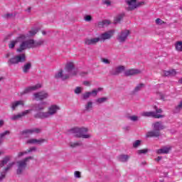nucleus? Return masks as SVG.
I'll list each match as a JSON object with an SVG mask.
<instances>
[{
    "label": "nucleus",
    "mask_w": 182,
    "mask_h": 182,
    "mask_svg": "<svg viewBox=\"0 0 182 182\" xmlns=\"http://www.w3.org/2000/svg\"><path fill=\"white\" fill-rule=\"evenodd\" d=\"M75 64L73 62L67 63L65 68V71L63 70H60L58 73L55 75V79H62V80H66L70 77V76H76L77 75V71L75 70Z\"/></svg>",
    "instance_id": "1"
},
{
    "label": "nucleus",
    "mask_w": 182,
    "mask_h": 182,
    "mask_svg": "<svg viewBox=\"0 0 182 182\" xmlns=\"http://www.w3.org/2000/svg\"><path fill=\"white\" fill-rule=\"evenodd\" d=\"M89 132L87 128H73L70 129V133L74 134L75 137L82 138V139H90L92 136L89 134H86Z\"/></svg>",
    "instance_id": "2"
},
{
    "label": "nucleus",
    "mask_w": 182,
    "mask_h": 182,
    "mask_svg": "<svg viewBox=\"0 0 182 182\" xmlns=\"http://www.w3.org/2000/svg\"><path fill=\"white\" fill-rule=\"evenodd\" d=\"M58 110H60V107L58 105H51L48 108V112H39L36 115V117H39L40 119H46L47 117H50V116H53V114H56L58 113Z\"/></svg>",
    "instance_id": "3"
},
{
    "label": "nucleus",
    "mask_w": 182,
    "mask_h": 182,
    "mask_svg": "<svg viewBox=\"0 0 182 182\" xmlns=\"http://www.w3.org/2000/svg\"><path fill=\"white\" fill-rule=\"evenodd\" d=\"M33 159V157L28 156V157L25 158L23 160L17 161L16 173L18 176L21 175L22 173H23L24 170L26 168V166H28V164L26 163H28V161H29V160H32Z\"/></svg>",
    "instance_id": "4"
},
{
    "label": "nucleus",
    "mask_w": 182,
    "mask_h": 182,
    "mask_svg": "<svg viewBox=\"0 0 182 182\" xmlns=\"http://www.w3.org/2000/svg\"><path fill=\"white\" fill-rule=\"evenodd\" d=\"M126 4L128 6L127 11H134L136 8H140L144 5V1L137 2V0H126Z\"/></svg>",
    "instance_id": "5"
},
{
    "label": "nucleus",
    "mask_w": 182,
    "mask_h": 182,
    "mask_svg": "<svg viewBox=\"0 0 182 182\" xmlns=\"http://www.w3.org/2000/svg\"><path fill=\"white\" fill-rule=\"evenodd\" d=\"M154 130L146 133V137H159L160 136V122L153 124Z\"/></svg>",
    "instance_id": "6"
},
{
    "label": "nucleus",
    "mask_w": 182,
    "mask_h": 182,
    "mask_svg": "<svg viewBox=\"0 0 182 182\" xmlns=\"http://www.w3.org/2000/svg\"><path fill=\"white\" fill-rule=\"evenodd\" d=\"M154 109L156 110L150 112H141V115L143 117H153L154 119H160V109L157 106H154Z\"/></svg>",
    "instance_id": "7"
},
{
    "label": "nucleus",
    "mask_w": 182,
    "mask_h": 182,
    "mask_svg": "<svg viewBox=\"0 0 182 182\" xmlns=\"http://www.w3.org/2000/svg\"><path fill=\"white\" fill-rule=\"evenodd\" d=\"M130 35V31L129 30H124L121 31V33L118 35L117 41L120 43L126 42V40L127 39V36Z\"/></svg>",
    "instance_id": "8"
},
{
    "label": "nucleus",
    "mask_w": 182,
    "mask_h": 182,
    "mask_svg": "<svg viewBox=\"0 0 182 182\" xmlns=\"http://www.w3.org/2000/svg\"><path fill=\"white\" fill-rule=\"evenodd\" d=\"M26 39V36L21 35L17 37L16 40L11 41L9 44V49H14L15 48V45L18 43V42H22V41H25Z\"/></svg>",
    "instance_id": "9"
},
{
    "label": "nucleus",
    "mask_w": 182,
    "mask_h": 182,
    "mask_svg": "<svg viewBox=\"0 0 182 182\" xmlns=\"http://www.w3.org/2000/svg\"><path fill=\"white\" fill-rule=\"evenodd\" d=\"M21 43L20 44V46L18 48H17V52H23L26 49H31V46L29 44V40L28 41H20Z\"/></svg>",
    "instance_id": "10"
},
{
    "label": "nucleus",
    "mask_w": 182,
    "mask_h": 182,
    "mask_svg": "<svg viewBox=\"0 0 182 182\" xmlns=\"http://www.w3.org/2000/svg\"><path fill=\"white\" fill-rule=\"evenodd\" d=\"M36 100H43L48 99L49 94L45 91H41L33 95Z\"/></svg>",
    "instance_id": "11"
},
{
    "label": "nucleus",
    "mask_w": 182,
    "mask_h": 182,
    "mask_svg": "<svg viewBox=\"0 0 182 182\" xmlns=\"http://www.w3.org/2000/svg\"><path fill=\"white\" fill-rule=\"evenodd\" d=\"M29 44L31 49H33L34 48H39V46H42V45H43V40L35 41L33 39H30Z\"/></svg>",
    "instance_id": "12"
},
{
    "label": "nucleus",
    "mask_w": 182,
    "mask_h": 182,
    "mask_svg": "<svg viewBox=\"0 0 182 182\" xmlns=\"http://www.w3.org/2000/svg\"><path fill=\"white\" fill-rule=\"evenodd\" d=\"M113 33H114V31H109L104 33H102L100 36V41H103V42H105V41L110 39V38L113 36Z\"/></svg>",
    "instance_id": "13"
},
{
    "label": "nucleus",
    "mask_w": 182,
    "mask_h": 182,
    "mask_svg": "<svg viewBox=\"0 0 182 182\" xmlns=\"http://www.w3.org/2000/svg\"><path fill=\"white\" fill-rule=\"evenodd\" d=\"M140 73H141L140 70L134 68L127 70L124 72L125 76H134L135 75H140Z\"/></svg>",
    "instance_id": "14"
},
{
    "label": "nucleus",
    "mask_w": 182,
    "mask_h": 182,
    "mask_svg": "<svg viewBox=\"0 0 182 182\" xmlns=\"http://www.w3.org/2000/svg\"><path fill=\"white\" fill-rule=\"evenodd\" d=\"M40 87H41L40 84H37L32 87H28L25 88L22 92H21V95H26L27 93H31V92H32V90H36L37 89H39Z\"/></svg>",
    "instance_id": "15"
},
{
    "label": "nucleus",
    "mask_w": 182,
    "mask_h": 182,
    "mask_svg": "<svg viewBox=\"0 0 182 182\" xmlns=\"http://www.w3.org/2000/svg\"><path fill=\"white\" fill-rule=\"evenodd\" d=\"M99 42H100V38L99 37L90 39L87 38L85 41V44L88 46L96 45V43H98Z\"/></svg>",
    "instance_id": "16"
},
{
    "label": "nucleus",
    "mask_w": 182,
    "mask_h": 182,
    "mask_svg": "<svg viewBox=\"0 0 182 182\" xmlns=\"http://www.w3.org/2000/svg\"><path fill=\"white\" fill-rule=\"evenodd\" d=\"M46 141V139H28L26 141L27 144H42V143H45Z\"/></svg>",
    "instance_id": "17"
},
{
    "label": "nucleus",
    "mask_w": 182,
    "mask_h": 182,
    "mask_svg": "<svg viewBox=\"0 0 182 182\" xmlns=\"http://www.w3.org/2000/svg\"><path fill=\"white\" fill-rule=\"evenodd\" d=\"M32 109H27L21 114H18L17 115H14L11 117V120H18V119H21V117H23V116H26V114H28L30 112H31Z\"/></svg>",
    "instance_id": "18"
},
{
    "label": "nucleus",
    "mask_w": 182,
    "mask_h": 182,
    "mask_svg": "<svg viewBox=\"0 0 182 182\" xmlns=\"http://www.w3.org/2000/svg\"><path fill=\"white\" fill-rule=\"evenodd\" d=\"M125 69L126 68L124 67V65H119L115 68V70L112 73V75H114V76L120 75L122 72H124Z\"/></svg>",
    "instance_id": "19"
},
{
    "label": "nucleus",
    "mask_w": 182,
    "mask_h": 182,
    "mask_svg": "<svg viewBox=\"0 0 182 182\" xmlns=\"http://www.w3.org/2000/svg\"><path fill=\"white\" fill-rule=\"evenodd\" d=\"M9 161H11V156H4L3 159L0 161V168H2V167H5V166H6V164L9 163Z\"/></svg>",
    "instance_id": "20"
},
{
    "label": "nucleus",
    "mask_w": 182,
    "mask_h": 182,
    "mask_svg": "<svg viewBox=\"0 0 182 182\" xmlns=\"http://www.w3.org/2000/svg\"><path fill=\"white\" fill-rule=\"evenodd\" d=\"M171 151V146H162L160 149V154H168Z\"/></svg>",
    "instance_id": "21"
},
{
    "label": "nucleus",
    "mask_w": 182,
    "mask_h": 182,
    "mask_svg": "<svg viewBox=\"0 0 182 182\" xmlns=\"http://www.w3.org/2000/svg\"><path fill=\"white\" fill-rule=\"evenodd\" d=\"M176 72L174 70H164L161 73L162 76H176Z\"/></svg>",
    "instance_id": "22"
},
{
    "label": "nucleus",
    "mask_w": 182,
    "mask_h": 182,
    "mask_svg": "<svg viewBox=\"0 0 182 182\" xmlns=\"http://www.w3.org/2000/svg\"><path fill=\"white\" fill-rule=\"evenodd\" d=\"M16 58L17 59V63H22L26 60V55L25 54L16 55Z\"/></svg>",
    "instance_id": "23"
},
{
    "label": "nucleus",
    "mask_w": 182,
    "mask_h": 182,
    "mask_svg": "<svg viewBox=\"0 0 182 182\" xmlns=\"http://www.w3.org/2000/svg\"><path fill=\"white\" fill-rule=\"evenodd\" d=\"M31 68H32V64L31 63H26L23 67L22 70L23 73H28L29 70H31Z\"/></svg>",
    "instance_id": "24"
},
{
    "label": "nucleus",
    "mask_w": 182,
    "mask_h": 182,
    "mask_svg": "<svg viewBox=\"0 0 182 182\" xmlns=\"http://www.w3.org/2000/svg\"><path fill=\"white\" fill-rule=\"evenodd\" d=\"M23 106V101L20 100V101H16L13 103H11V108L13 110H15L18 106Z\"/></svg>",
    "instance_id": "25"
},
{
    "label": "nucleus",
    "mask_w": 182,
    "mask_h": 182,
    "mask_svg": "<svg viewBox=\"0 0 182 182\" xmlns=\"http://www.w3.org/2000/svg\"><path fill=\"white\" fill-rule=\"evenodd\" d=\"M21 136H23V137H25V138L29 137V136L32 134V131L31 129H26L21 132Z\"/></svg>",
    "instance_id": "26"
},
{
    "label": "nucleus",
    "mask_w": 182,
    "mask_h": 182,
    "mask_svg": "<svg viewBox=\"0 0 182 182\" xmlns=\"http://www.w3.org/2000/svg\"><path fill=\"white\" fill-rule=\"evenodd\" d=\"M175 49L177 52H182V41H176L175 43Z\"/></svg>",
    "instance_id": "27"
},
{
    "label": "nucleus",
    "mask_w": 182,
    "mask_h": 182,
    "mask_svg": "<svg viewBox=\"0 0 182 182\" xmlns=\"http://www.w3.org/2000/svg\"><path fill=\"white\" fill-rule=\"evenodd\" d=\"M118 159H119V161L124 163V162L127 161V160H129V159H130V156H129V155H120L118 157Z\"/></svg>",
    "instance_id": "28"
},
{
    "label": "nucleus",
    "mask_w": 182,
    "mask_h": 182,
    "mask_svg": "<svg viewBox=\"0 0 182 182\" xmlns=\"http://www.w3.org/2000/svg\"><path fill=\"white\" fill-rule=\"evenodd\" d=\"M80 146H82V142L80 141L70 142V147H72V149H75V147H79Z\"/></svg>",
    "instance_id": "29"
},
{
    "label": "nucleus",
    "mask_w": 182,
    "mask_h": 182,
    "mask_svg": "<svg viewBox=\"0 0 182 182\" xmlns=\"http://www.w3.org/2000/svg\"><path fill=\"white\" fill-rule=\"evenodd\" d=\"M45 105H46V102H42V103L38 105L36 107V110L37 112H41V110H43V109H45V107H44Z\"/></svg>",
    "instance_id": "30"
},
{
    "label": "nucleus",
    "mask_w": 182,
    "mask_h": 182,
    "mask_svg": "<svg viewBox=\"0 0 182 182\" xmlns=\"http://www.w3.org/2000/svg\"><path fill=\"white\" fill-rule=\"evenodd\" d=\"M9 65H16L18 64V60L16 56L10 58L8 61Z\"/></svg>",
    "instance_id": "31"
},
{
    "label": "nucleus",
    "mask_w": 182,
    "mask_h": 182,
    "mask_svg": "<svg viewBox=\"0 0 182 182\" xmlns=\"http://www.w3.org/2000/svg\"><path fill=\"white\" fill-rule=\"evenodd\" d=\"M93 109V102H88L87 105H85V110L87 112H90Z\"/></svg>",
    "instance_id": "32"
},
{
    "label": "nucleus",
    "mask_w": 182,
    "mask_h": 182,
    "mask_svg": "<svg viewBox=\"0 0 182 182\" xmlns=\"http://www.w3.org/2000/svg\"><path fill=\"white\" fill-rule=\"evenodd\" d=\"M9 131H5L4 132L0 134V144H2L4 141V137H5L6 134H9Z\"/></svg>",
    "instance_id": "33"
},
{
    "label": "nucleus",
    "mask_w": 182,
    "mask_h": 182,
    "mask_svg": "<svg viewBox=\"0 0 182 182\" xmlns=\"http://www.w3.org/2000/svg\"><path fill=\"white\" fill-rule=\"evenodd\" d=\"M15 164V162H11L9 163L6 167L4 168V173H6V171H9L11 170V167H14V165Z\"/></svg>",
    "instance_id": "34"
},
{
    "label": "nucleus",
    "mask_w": 182,
    "mask_h": 182,
    "mask_svg": "<svg viewBox=\"0 0 182 182\" xmlns=\"http://www.w3.org/2000/svg\"><path fill=\"white\" fill-rule=\"evenodd\" d=\"M123 16H124V14H120L119 16H117L114 18V23H119V22L123 19Z\"/></svg>",
    "instance_id": "35"
},
{
    "label": "nucleus",
    "mask_w": 182,
    "mask_h": 182,
    "mask_svg": "<svg viewBox=\"0 0 182 182\" xmlns=\"http://www.w3.org/2000/svg\"><path fill=\"white\" fill-rule=\"evenodd\" d=\"M137 153L138 154H147V153H149V149H139Z\"/></svg>",
    "instance_id": "36"
},
{
    "label": "nucleus",
    "mask_w": 182,
    "mask_h": 182,
    "mask_svg": "<svg viewBox=\"0 0 182 182\" xmlns=\"http://www.w3.org/2000/svg\"><path fill=\"white\" fill-rule=\"evenodd\" d=\"M36 33H38V28H33L29 31V36H35Z\"/></svg>",
    "instance_id": "37"
},
{
    "label": "nucleus",
    "mask_w": 182,
    "mask_h": 182,
    "mask_svg": "<svg viewBox=\"0 0 182 182\" xmlns=\"http://www.w3.org/2000/svg\"><path fill=\"white\" fill-rule=\"evenodd\" d=\"M92 95V92H87L85 93H84L82 95V97L85 100H86V99H89V97H90V95Z\"/></svg>",
    "instance_id": "38"
},
{
    "label": "nucleus",
    "mask_w": 182,
    "mask_h": 182,
    "mask_svg": "<svg viewBox=\"0 0 182 182\" xmlns=\"http://www.w3.org/2000/svg\"><path fill=\"white\" fill-rule=\"evenodd\" d=\"M74 93H75V95H80V93H82V87H77L74 90Z\"/></svg>",
    "instance_id": "39"
},
{
    "label": "nucleus",
    "mask_w": 182,
    "mask_h": 182,
    "mask_svg": "<svg viewBox=\"0 0 182 182\" xmlns=\"http://www.w3.org/2000/svg\"><path fill=\"white\" fill-rule=\"evenodd\" d=\"M142 87H144V84L141 83L139 85H138L135 89H134V92H139V90H140Z\"/></svg>",
    "instance_id": "40"
},
{
    "label": "nucleus",
    "mask_w": 182,
    "mask_h": 182,
    "mask_svg": "<svg viewBox=\"0 0 182 182\" xmlns=\"http://www.w3.org/2000/svg\"><path fill=\"white\" fill-rule=\"evenodd\" d=\"M141 143V141H140V140L135 141L133 144V147H134V149L139 147V146H140Z\"/></svg>",
    "instance_id": "41"
},
{
    "label": "nucleus",
    "mask_w": 182,
    "mask_h": 182,
    "mask_svg": "<svg viewBox=\"0 0 182 182\" xmlns=\"http://www.w3.org/2000/svg\"><path fill=\"white\" fill-rule=\"evenodd\" d=\"M31 134H33V133H41V129L38 128H34L33 129H31Z\"/></svg>",
    "instance_id": "42"
},
{
    "label": "nucleus",
    "mask_w": 182,
    "mask_h": 182,
    "mask_svg": "<svg viewBox=\"0 0 182 182\" xmlns=\"http://www.w3.org/2000/svg\"><path fill=\"white\" fill-rule=\"evenodd\" d=\"M102 4L104 5H107V6H110V5L112 4V2L109 0H103Z\"/></svg>",
    "instance_id": "43"
},
{
    "label": "nucleus",
    "mask_w": 182,
    "mask_h": 182,
    "mask_svg": "<svg viewBox=\"0 0 182 182\" xmlns=\"http://www.w3.org/2000/svg\"><path fill=\"white\" fill-rule=\"evenodd\" d=\"M5 177H6V172H1L0 181H2V180H4V178H5Z\"/></svg>",
    "instance_id": "44"
},
{
    "label": "nucleus",
    "mask_w": 182,
    "mask_h": 182,
    "mask_svg": "<svg viewBox=\"0 0 182 182\" xmlns=\"http://www.w3.org/2000/svg\"><path fill=\"white\" fill-rule=\"evenodd\" d=\"M107 100V98H106V97L98 98L97 100V103H103V102H106Z\"/></svg>",
    "instance_id": "45"
},
{
    "label": "nucleus",
    "mask_w": 182,
    "mask_h": 182,
    "mask_svg": "<svg viewBox=\"0 0 182 182\" xmlns=\"http://www.w3.org/2000/svg\"><path fill=\"white\" fill-rule=\"evenodd\" d=\"M129 119H130V120H132V122H137L139 117H138L137 116L134 115V116L129 117Z\"/></svg>",
    "instance_id": "46"
},
{
    "label": "nucleus",
    "mask_w": 182,
    "mask_h": 182,
    "mask_svg": "<svg viewBox=\"0 0 182 182\" xmlns=\"http://www.w3.org/2000/svg\"><path fill=\"white\" fill-rule=\"evenodd\" d=\"M85 21H86V22H90V21H92V16L90 15L85 16Z\"/></svg>",
    "instance_id": "47"
},
{
    "label": "nucleus",
    "mask_w": 182,
    "mask_h": 182,
    "mask_svg": "<svg viewBox=\"0 0 182 182\" xmlns=\"http://www.w3.org/2000/svg\"><path fill=\"white\" fill-rule=\"evenodd\" d=\"M102 62L103 63H105L106 65H109L110 63V61L107 58H102Z\"/></svg>",
    "instance_id": "48"
},
{
    "label": "nucleus",
    "mask_w": 182,
    "mask_h": 182,
    "mask_svg": "<svg viewBox=\"0 0 182 182\" xmlns=\"http://www.w3.org/2000/svg\"><path fill=\"white\" fill-rule=\"evenodd\" d=\"M75 176L77 177V178H80V172L78 171H76L75 172Z\"/></svg>",
    "instance_id": "49"
},
{
    "label": "nucleus",
    "mask_w": 182,
    "mask_h": 182,
    "mask_svg": "<svg viewBox=\"0 0 182 182\" xmlns=\"http://www.w3.org/2000/svg\"><path fill=\"white\" fill-rule=\"evenodd\" d=\"M28 152L27 151H24V152H19L18 154V157H22V156H24V154H27Z\"/></svg>",
    "instance_id": "50"
},
{
    "label": "nucleus",
    "mask_w": 182,
    "mask_h": 182,
    "mask_svg": "<svg viewBox=\"0 0 182 182\" xmlns=\"http://www.w3.org/2000/svg\"><path fill=\"white\" fill-rule=\"evenodd\" d=\"M35 150H36V148H35V147H31V148H30L29 149H28L27 153H31V152H32V151H35Z\"/></svg>",
    "instance_id": "51"
},
{
    "label": "nucleus",
    "mask_w": 182,
    "mask_h": 182,
    "mask_svg": "<svg viewBox=\"0 0 182 182\" xmlns=\"http://www.w3.org/2000/svg\"><path fill=\"white\" fill-rule=\"evenodd\" d=\"M91 95H94V96H97V90H94L92 92H90Z\"/></svg>",
    "instance_id": "52"
},
{
    "label": "nucleus",
    "mask_w": 182,
    "mask_h": 182,
    "mask_svg": "<svg viewBox=\"0 0 182 182\" xmlns=\"http://www.w3.org/2000/svg\"><path fill=\"white\" fill-rule=\"evenodd\" d=\"M161 100H163L164 102H165V100H166V97H165V95H161Z\"/></svg>",
    "instance_id": "53"
},
{
    "label": "nucleus",
    "mask_w": 182,
    "mask_h": 182,
    "mask_svg": "<svg viewBox=\"0 0 182 182\" xmlns=\"http://www.w3.org/2000/svg\"><path fill=\"white\" fill-rule=\"evenodd\" d=\"M4 126V120H0V127H2Z\"/></svg>",
    "instance_id": "54"
},
{
    "label": "nucleus",
    "mask_w": 182,
    "mask_h": 182,
    "mask_svg": "<svg viewBox=\"0 0 182 182\" xmlns=\"http://www.w3.org/2000/svg\"><path fill=\"white\" fill-rule=\"evenodd\" d=\"M6 18H9V16H12V14H7L4 16Z\"/></svg>",
    "instance_id": "55"
},
{
    "label": "nucleus",
    "mask_w": 182,
    "mask_h": 182,
    "mask_svg": "<svg viewBox=\"0 0 182 182\" xmlns=\"http://www.w3.org/2000/svg\"><path fill=\"white\" fill-rule=\"evenodd\" d=\"M156 23H157L158 25L159 23H160V18H156Z\"/></svg>",
    "instance_id": "56"
},
{
    "label": "nucleus",
    "mask_w": 182,
    "mask_h": 182,
    "mask_svg": "<svg viewBox=\"0 0 182 182\" xmlns=\"http://www.w3.org/2000/svg\"><path fill=\"white\" fill-rule=\"evenodd\" d=\"M166 25V22H164V21H161V20H160V25Z\"/></svg>",
    "instance_id": "57"
},
{
    "label": "nucleus",
    "mask_w": 182,
    "mask_h": 182,
    "mask_svg": "<svg viewBox=\"0 0 182 182\" xmlns=\"http://www.w3.org/2000/svg\"><path fill=\"white\" fill-rule=\"evenodd\" d=\"M87 75V73H80V75H81V76H85V75Z\"/></svg>",
    "instance_id": "58"
},
{
    "label": "nucleus",
    "mask_w": 182,
    "mask_h": 182,
    "mask_svg": "<svg viewBox=\"0 0 182 182\" xmlns=\"http://www.w3.org/2000/svg\"><path fill=\"white\" fill-rule=\"evenodd\" d=\"M166 127H164V125H160V129L163 130V129H165Z\"/></svg>",
    "instance_id": "59"
},
{
    "label": "nucleus",
    "mask_w": 182,
    "mask_h": 182,
    "mask_svg": "<svg viewBox=\"0 0 182 182\" xmlns=\"http://www.w3.org/2000/svg\"><path fill=\"white\" fill-rule=\"evenodd\" d=\"M102 90H103V88L99 87V88H97V92H100Z\"/></svg>",
    "instance_id": "60"
},
{
    "label": "nucleus",
    "mask_w": 182,
    "mask_h": 182,
    "mask_svg": "<svg viewBox=\"0 0 182 182\" xmlns=\"http://www.w3.org/2000/svg\"><path fill=\"white\" fill-rule=\"evenodd\" d=\"M155 161H160V156H158L157 159H155Z\"/></svg>",
    "instance_id": "61"
},
{
    "label": "nucleus",
    "mask_w": 182,
    "mask_h": 182,
    "mask_svg": "<svg viewBox=\"0 0 182 182\" xmlns=\"http://www.w3.org/2000/svg\"><path fill=\"white\" fill-rule=\"evenodd\" d=\"M179 83H181V85H182V77L178 80Z\"/></svg>",
    "instance_id": "62"
},
{
    "label": "nucleus",
    "mask_w": 182,
    "mask_h": 182,
    "mask_svg": "<svg viewBox=\"0 0 182 182\" xmlns=\"http://www.w3.org/2000/svg\"><path fill=\"white\" fill-rule=\"evenodd\" d=\"M156 153H157L158 154H160V149H158V150L156 151Z\"/></svg>",
    "instance_id": "63"
},
{
    "label": "nucleus",
    "mask_w": 182,
    "mask_h": 182,
    "mask_svg": "<svg viewBox=\"0 0 182 182\" xmlns=\"http://www.w3.org/2000/svg\"><path fill=\"white\" fill-rule=\"evenodd\" d=\"M28 12L31 11V7H28Z\"/></svg>",
    "instance_id": "64"
}]
</instances>
